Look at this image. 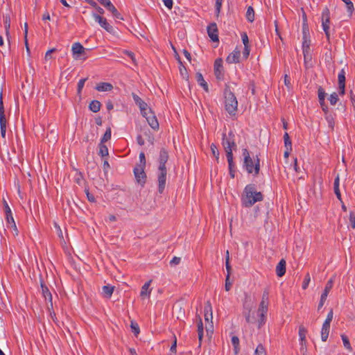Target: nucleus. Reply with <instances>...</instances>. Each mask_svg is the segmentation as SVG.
Returning a JSON list of instances; mask_svg holds the SVG:
<instances>
[{"mask_svg":"<svg viewBox=\"0 0 355 355\" xmlns=\"http://www.w3.org/2000/svg\"><path fill=\"white\" fill-rule=\"evenodd\" d=\"M180 262V258L175 257L172 259V260L170 261V263L171 265H178Z\"/></svg>","mask_w":355,"mask_h":355,"instance_id":"nucleus-64","label":"nucleus"},{"mask_svg":"<svg viewBox=\"0 0 355 355\" xmlns=\"http://www.w3.org/2000/svg\"><path fill=\"white\" fill-rule=\"evenodd\" d=\"M330 329V323L324 322L321 329V339L323 342H325L329 336Z\"/></svg>","mask_w":355,"mask_h":355,"instance_id":"nucleus-28","label":"nucleus"},{"mask_svg":"<svg viewBox=\"0 0 355 355\" xmlns=\"http://www.w3.org/2000/svg\"><path fill=\"white\" fill-rule=\"evenodd\" d=\"M243 166L248 173L257 175L259 172V159L257 155L250 156L245 148L243 149Z\"/></svg>","mask_w":355,"mask_h":355,"instance_id":"nucleus-3","label":"nucleus"},{"mask_svg":"<svg viewBox=\"0 0 355 355\" xmlns=\"http://www.w3.org/2000/svg\"><path fill=\"white\" fill-rule=\"evenodd\" d=\"M322 27L325 33L327 38L329 40L330 37L329 33V24H330V12L327 8H325L322 13L321 18Z\"/></svg>","mask_w":355,"mask_h":355,"instance_id":"nucleus-9","label":"nucleus"},{"mask_svg":"<svg viewBox=\"0 0 355 355\" xmlns=\"http://www.w3.org/2000/svg\"><path fill=\"white\" fill-rule=\"evenodd\" d=\"M338 93L343 96L345 92V73L343 69L340 71L338 76Z\"/></svg>","mask_w":355,"mask_h":355,"instance_id":"nucleus-15","label":"nucleus"},{"mask_svg":"<svg viewBox=\"0 0 355 355\" xmlns=\"http://www.w3.org/2000/svg\"><path fill=\"white\" fill-rule=\"evenodd\" d=\"M245 320L249 323H255L257 322V319L255 317V312L252 311V306L250 305H245Z\"/></svg>","mask_w":355,"mask_h":355,"instance_id":"nucleus-19","label":"nucleus"},{"mask_svg":"<svg viewBox=\"0 0 355 355\" xmlns=\"http://www.w3.org/2000/svg\"><path fill=\"white\" fill-rule=\"evenodd\" d=\"M144 168V166H136L134 169V173L137 182L142 184L144 183L146 177Z\"/></svg>","mask_w":355,"mask_h":355,"instance_id":"nucleus-16","label":"nucleus"},{"mask_svg":"<svg viewBox=\"0 0 355 355\" xmlns=\"http://www.w3.org/2000/svg\"><path fill=\"white\" fill-rule=\"evenodd\" d=\"M85 79H81L78 83V92L80 93L84 87Z\"/></svg>","mask_w":355,"mask_h":355,"instance_id":"nucleus-60","label":"nucleus"},{"mask_svg":"<svg viewBox=\"0 0 355 355\" xmlns=\"http://www.w3.org/2000/svg\"><path fill=\"white\" fill-rule=\"evenodd\" d=\"M173 50L175 53V58H176V60L178 61V62L180 64L179 69H180V73L181 76H182L183 78L188 80L189 75L187 73V69L184 67V66L182 64V63L180 60V58L179 55L178 54L176 49H175L174 46H173Z\"/></svg>","mask_w":355,"mask_h":355,"instance_id":"nucleus-22","label":"nucleus"},{"mask_svg":"<svg viewBox=\"0 0 355 355\" xmlns=\"http://www.w3.org/2000/svg\"><path fill=\"white\" fill-rule=\"evenodd\" d=\"M342 1L345 3L347 12L349 13V16L351 17L354 10L353 3L350 0Z\"/></svg>","mask_w":355,"mask_h":355,"instance_id":"nucleus-42","label":"nucleus"},{"mask_svg":"<svg viewBox=\"0 0 355 355\" xmlns=\"http://www.w3.org/2000/svg\"><path fill=\"white\" fill-rule=\"evenodd\" d=\"M114 290V287L110 285H106L103 286L102 291L103 295L106 298H110Z\"/></svg>","mask_w":355,"mask_h":355,"instance_id":"nucleus-33","label":"nucleus"},{"mask_svg":"<svg viewBox=\"0 0 355 355\" xmlns=\"http://www.w3.org/2000/svg\"><path fill=\"white\" fill-rule=\"evenodd\" d=\"M222 3H223V0H216V12L217 15H218L220 11Z\"/></svg>","mask_w":355,"mask_h":355,"instance_id":"nucleus-57","label":"nucleus"},{"mask_svg":"<svg viewBox=\"0 0 355 355\" xmlns=\"http://www.w3.org/2000/svg\"><path fill=\"white\" fill-rule=\"evenodd\" d=\"M132 98L139 107L141 115L146 119L153 130H157L159 123L151 108L137 94H133Z\"/></svg>","mask_w":355,"mask_h":355,"instance_id":"nucleus-1","label":"nucleus"},{"mask_svg":"<svg viewBox=\"0 0 355 355\" xmlns=\"http://www.w3.org/2000/svg\"><path fill=\"white\" fill-rule=\"evenodd\" d=\"M207 33H208L209 37L211 38V40L212 41L217 42L218 40V33H217L218 30H217L216 25L215 24H212L208 26Z\"/></svg>","mask_w":355,"mask_h":355,"instance_id":"nucleus-25","label":"nucleus"},{"mask_svg":"<svg viewBox=\"0 0 355 355\" xmlns=\"http://www.w3.org/2000/svg\"><path fill=\"white\" fill-rule=\"evenodd\" d=\"M96 9L98 13H92V16L94 19V20L105 31L115 37H119V33L117 31V29L114 28L113 26H112L105 17L102 16V15L104 13L103 9L98 6H97Z\"/></svg>","mask_w":355,"mask_h":355,"instance_id":"nucleus-4","label":"nucleus"},{"mask_svg":"<svg viewBox=\"0 0 355 355\" xmlns=\"http://www.w3.org/2000/svg\"><path fill=\"white\" fill-rule=\"evenodd\" d=\"M104 6L105 8H107L109 11L111 12V13L112 14L114 17L121 19V20H123V17L118 12L116 8L114 7V6L112 3V2L110 0H108L107 1V3H105V5Z\"/></svg>","mask_w":355,"mask_h":355,"instance_id":"nucleus-24","label":"nucleus"},{"mask_svg":"<svg viewBox=\"0 0 355 355\" xmlns=\"http://www.w3.org/2000/svg\"><path fill=\"white\" fill-rule=\"evenodd\" d=\"M166 168H158L157 170V181H158V191L160 193H163L166 182Z\"/></svg>","mask_w":355,"mask_h":355,"instance_id":"nucleus-10","label":"nucleus"},{"mask_svg":"<svg viewBox=\"0 0 355 355\" xmlns=\"http://www.w3.org/2000/svg\"><path fill=\"white\" fill-rule=\"evenodd\" d=\"M164 6L169 10L173 8V0H162Z\"/></svg>","mask_w":355,"mask_h":355,"instance_id":"nucleus-56","label":"nucleus"},{"mask_svg":"<svg viewBox=\"0 0 355 355\" xmlns=\"http://www.w3.org/2000/svg\"><path fill=\"white\" fill-rule=\"evenodd\" d=\"M232 345L234 347V352H235V354H238L239 350V338L237 336H232Z\"/></svg>","mask_w":355,"mask_h":355,"instance_id":"nucleus-43","label":"nucleus"},{"mask_svg":"<svg viewBox=\"0 0 355 355\" xmlns=\"http://www.w3.org/2000/svg\"><path fill=\"white\" fill-rule=\"evenodd\" d=\"M318 100L320 105L322 107V110L327 113L328 112V107L325 104V97H326V93L322 87L318 88Z\"/></svg>","mask_w":355,"mask_h":355,"instance_id":"nucleus-21","label":"nucleus"},{"mask_svg":"<svg viewBox=\"0 0 355 355\" xmlns=\"http://www.w3.org/2000/svg\"><path fill=\"white\" fill-rule=\"evenodd\" d=\"M333 317H334V313H333V310L331 309V310H330V311L327 314V318H326L324 322L331 324V322L333 320Z\"/></svg>","mask_w":355,"mask_h":355,"instance_id":"nucleus-58","label":"nucleus"},{"mask_svg":"<svg viewBox=\"0 0 355 355\" xmlns=\"http://www.w3.org/2000/svg\"><path fill=\"white\" fill-rule=\"evenodd\" d=\"M341 339L343 340L344 347L348 351L352 352V347L351 346V344L349 343V338H347V336L346 335H345V334H342L341 335Z\"/></svg>","mask_w":355,"mask_h":355,"instance_id":"nucleus-40","label":"nucleus"},{"mask_svg":"<svg viewBox=\"0 0 355 355\" xmlns=\"http://www.w3.org/2000/svg\"><path fill=\"white\" fill-rule=\"evenodd\" d=\"M3 205L6 214H12L11 209L5 200H3Z\"/></svg>","mask_w":355,"mask_h":355,"instance_id":"nucleus-61","label":"nucleus"},{"mask_svg":"<svg viewBox=\"0 0 355 355\" xmlns=\"http://www.w3.org/2000/svg\"><path fill=\"white\" fill-rule=\"evenodd\" d=\"M333 283H334V281L332 279H329L327 282V283L325 286L324 290L321 295L320 303L318 304V309H320L324 305V304L327 300V295L333 287Z\"/></svg>","mask_w":355,"mask_h":355,"instance_id":"nucleus-14","label":"nucleus"},{"mask_svg":"<svg viewBox=\"0 0 355 355\" xmlns=\"http://www.w3.org/2000/svg\"><path fill=\"white\" fill-rule=\"evenodd\" d=\"M302 33H306L307 31H309L307 17L303 10H302Z\"/></svg>","mask_w":355,"mask_h":355,"instance_id":"nucleus-38","label":"nucleus"},{"mask_svg":"<svg viewBox=\"0 0 355 355\" xmlns=\"http://www.w3.org/2000/svg\"><path fill=\"white\" fill-rule=\"evenodd\" d=\"M89 107L93 112H97L101 109V103L98 101H92L89 103Z\"/></svg>","mask_w":355,"mask_h":355,"instance_id":"nucleus-34","label":"nucleus"},{"mask_svg":"<svg viewBox=\"0 0 355 355\" xmlns=\"http://www.w3.org/2000/svg\"><path fill=\"white\" fill-rule=\"evenodd\" d=\"M241 58H243L241 55V49L237 46L227 55L226 62L229 64L238 63L241 60Z\"/></svg>","mask_w":355,"mask_h":355,"instance_id":"nucleus-11","label":"nucleus"},{"mask_svg":"<svg viewBox=\"0 0 355 355\" xmlns=\"http://www.w3.org/2000/svg\"><path fill=\"white\" fill-rule=\"evenodd\" d=\"M267 294H264L262 297V300L260 302L258 310L256 313L257 322L258 323L259 327H261L266 320V315L268 311V301Z\"/></svg>","mask_w":355,"mask_h":355,"instance_id":"nucleus-6","label":"nucleus"},{"mask_svg":"<svg viewBox=\"0 0 355 355\" xmlns=\"http://www.w3.org/2000/svg\"><path fill=\"white\" fill-rule=\"evenodd\" d=\"M254 355H266V350L262 345H259L257 347Z\"/></svg>","mask_w":355,"mask_h":355,"instance_id":"nucleus-47","label":"nucleus"},{"mask_svg":"<svg viewBox=\"0 0 355 355\" xmlns=\"http://www.w3.org/2000/svg\"><path fill=\"white\" fill-rule=\"evenodd\" d=\"M6 219L7 223V227H9L11 225L15 223L12 214H6Z\"/></svg>","mask_w":355,"mask_h":355,"instance_id":"nucleus-50","label":"nucleus"},{"mask_svg":"<svg viewBox=\"0 0 355 355\" xmlns=\"http://www.w3.org/2000/svg\"><path fill=\"white\" fill-rule=\"evenodd\" d=\"M111 139V135H103V137L101 139L100 144H110V140Z\"/></svg>","mask_w":355,"mask_h":355,"instance_id":"nucleus-55","label":"nucleus"},{"mask_svg":"<svg viewBox=\"0 0 355 355\" xmlns=\"http://www.w3.org/2000/svg\"><path fill=\"white\" fill-rule=\"evenodd\" d=\"M168 155L167 152L165 151L164 150H161V152L159 153V157L158 168H162V169L166 168L165 164H166V162L168 161Z\"/></svg>","mask_w":355,"mask_h":355,"instance_id":"nucleus-27","label":"nucleus"},{"mask_svg":"<svg viewBox=\"0 0 355 355\" xmlns=\"http://www.w3.org/2000/svg\"><path fill=\"white\" fill-rule=\"evenodd\" d=\"M196 80L198 83L203 88L205 91H209L208 85L200 73H196Z\"/></svg>","mask_w":355,"mask_h":355,"instance_id":"nucleus-31","label":"nucleus"},{"mask_svg":"<svg viewBox=\"0 0 355 355\" xmlns=\"http://www.w3.org/2000/svg\"><path fill=\"white\" fill-rule=\"evenodd\" d=\"M230 274H227L225 279V288L226 291H229L232 286V283L230 280Z\"/></svg>","mask_w":355,"mask_h":355,"instance_id":"nucleus-53","label":"nucleus"},{"mask_svg":"<svg viewBox=\"0 0 355 355\" xmlns=\"http://www.w3.org/2000/svg\"><path fill=\"white\" fill-rule=\"evenodd\" d=\"M246 18L248 21L252 22L254 20V12L252 7L249 6L246 12Z\"/></svg>","mask_w":355,"mask_h":355,"instance_id":"nucleus-41","label":"nucleus"},{"mask_svg":"<svg viewBox=\"0 0 355 355\" xmlns=\"http://www.w3.org/2000/svg\"><path fill=\"white\" fill-rule=\"evenodd\" d=\"M229 150H230L229 149ZM227 153V162H228V164H229V168H230V171H232V168H233L234 166V163H233V154H232V152H226Z\"/></svg>","mask_w":355,"mask_h":355,"instance_id":"nucleus-45","label":"nucleus"},{"mask_svg":"<svg viewBox=\"0 0 355 355\" xmlns=\"http://www.w3.org/2000/svg\"><path fill=\"white\" fill-rule=\"evenodd\" d=\"M214 73L217 78L220 79L223 75V66L222 58H218L214 62Z\"/></svg>","mask_w":355,"mask_h":355,"instance_id":"nucleus-20","label":"nucleus"},{"mask_svg":"<svg viewBox=\"0 0 355 355\" xmlns=\"http://www.w3.org/2000/svg\"><path fill=\"white\" fill-rule=\"evenodd\" d=\"M211 150L212 153V155L216 158L218 159L219 157V152L217 149L216 146L214 144H211Z\"/></svg>","mask_w":355,"mask_h":355,"instance_id":"nucleus-52","label":"nucleus"},{"mask_svg":"<svg viewBox=\"0 0 355 355\" xmlns=\"http://www.w3.org/2000/svg\"><path fill=\"white\" fill-rule=\"evenodd\" d=\"M153 135H139L137 137V142L139 145H153Z\"/></svg>","mask_w":355,"mask_h":355,"instance_id":"nucleus-17","label":"nucleus"},{"mask_svg":"<svg viewBox=\"0 0 355 355\" xmlns=\"http://www.w3.org/2000/svg\"><path fill=\"white\" fill-rule=\"evenodd\" d=\"M306 329L302 326L300 327L299 336H300V340L301 342V345L302 347H306Z\"/></svg>","mask_w":355,"mask_h":355,"instance_id":"nucleus-32","label":"nucleus"},{"mask_svg":"<svg viewBox=\"0 0 355 355\" xmlns=\"http://www.w3.org/2000/svg\"><path fill=\"white\" fill-rule=\"evenodd\" d=\"M285 148L292 150V142L288 135H285L284 137Z\"/></svg>","mask_w":355,"mask_h":355,"instance_id":"nucleus-44","label":"nucleus"},{"mask_svg":"<svg viewBox=\"0 0 355 355\" xmlns=\"http://www.w3.org/2000/svg\"><path fill=\"white\" fill-rule=\"evenodd\" d=\"M0 126L1 133H6V121L5 116H0Z\"/></svg>","mask_w":355,"mask_h":355,"instance_id":"nucleus-46","label":"nucleus"},{"mask_svg":"<svg viewBox=\"0 0 355 355\" xmlns=\"http://www.w3.org/2000/svg\"><path fill=\"white\" fill-rule=\"evenodd\" d=\"M349 223H350V225L352 226V227L353 229H355V216L354 215V214L351 213L349 214Z\"/></svg>","mask_w":355,"mask_h":355,"instance_id":"nucleus-59","label":"nucleus"},{"mask_svg":"<svg viewBox=\"0 0 355 355\" xmlns=\"http://www.w3.org/2000/svg\"><path fill=\"white\" fill-rule=\"evenodd\" d=\"M113 86L109 83H100L96 85V89L98 92H110Z\"/></svg>","mask_w":355,"mask_h":355,"instance_id":"nucleus-29","label":"nucleus"},{"mask_svg":"<svg viewBox=\"0 0 355 355\" xmlns=\"http://www.w3.org/2000/svg\"><path fill=\"white\" fill-rule=\"evenodd\" d=\"M262 199L261 193L257 191L254 185L250 184L245 187L242 196V203L245 207H251L257 202L261 201Z\"/></svg>","mask_w":355,"mask_h":355,"instance_id":"nucleus-2","label":"nucleus"},{"mask_svg":"<svg viewBox=\"0 0 355 355\" xmlns=\"http://www.w3.org/2000/svg\"><path fill=\"white\" fill-rule=\"evenodd\" d=\"M334 192L338 199L341 200V194L339 190V176L337 175L334 184Z\"/></svg>","mask_w":355,"mask_h":355,"instance_id":"nucleus-35","label":"nucleus"},{"mask_svg":"<svg viewBox=\"0 0 355 355\" xmlns=\"http://www.w3.org/2000/svg\"><path fill=\"white\" fill-rule=\"evenodd\" d=\"M241 40L244 45V49L243 51V59H247L250 55V49L249 45V39L245 33H243L241 34Z\"/></svg>","mask_w":355,"mask_h":355,"instance_id":"nucleus-18","label":"nucleus"},{"mask_svg":"<svg viewBox=\"0 0 355 355\" xmlns=\"http://www.w3.org/2000/svg\"><path fill=\"white\" fill-rule=\"evenodd\" d=\"M328 99L331 105H336L338 101V94L334 92L329 96Z\"/></svg>","mask_w":355,"mask_h":355,"instance_id":"nucleus-48","label":"nucleus"},{"mask_svg":"<svg viewBox=\"0 0 355 355\" xmlns=\"http://www.w3.org/2000/svg\"><path fill=\"white\" fill-rule=\"evenodd\" d=\"M284 84L288 87H291V81L288 74L284 76Z\"/></svg>","mask_w":355,"mask_h":355,"instance_id":"nucleus-63","label":"nucleus"},{"mask_svg":"<svg viewBox=\"0 0 355 355\" xmlns=\"http://www.w3.org/2000/svg\"><path fill=\"white\" fill-rule=\"evenodd\" d=\"M311 281V277L309 274H306L302 284V288L306 289Z\"/></svg>","mask_w":355,"mask_h":355,"instance_id":"nucleus-54","label":"nucleus"},{"mask_svg":"<svg viewBox=\"0 0 355 355\" xmlns=\"http://www.w3.org/2000/svg\"><path fill=\"white\" fill-rule=\"evenodd\" d=\"M130 327H131L132 332L135 334V336H137L139 334L140 330H139V325L137 324V323H136L135 322H131Z\"/></svg>","mask_w":355,"mask_h":355,"instance_id":"nucleus-49","label":"nucleus"},{"mask_svg":"<svg viewBox=\"0 0 355 355\" xmlns=\"http://www.w3.org/2000/svg\"><path fill=\"white\" fill-rule=\"evenodd\" d=\"M223 145L224 146L225 152H232L236 148V144L233 139L232 135H224L223 138Z\"/></svg>","mask_w":355,"mask_h":355,"instance_id":"nucleus-12","label":"nucleus"},{"mask_svg":"<svg viewBox=\"0 0 355 355\" xmlns=\"http://www.w3.org/2000/svg\"><path fill=\"white\" fill-rule=\"evenodd\" d=\"M55 51V49H49L45 54V59L47 60L51 58V54Z\"/></svg>","mask_w":355,"mask_h":355,"instance_id":"nucleus-62","label":"nucleus"},{"mask_svg":"<svg viewBox=\"0 0 355 355\" xmlns=\"http://www.w3.org/2000/svg\"><path fill=\"white\" fill-rule=\"evenodd\" d=\"M72 55L74 60H85L87 58V49L83 47V46L79 43L76 42L73 44L71 46Z\"/></svg>","mask_w":355,"mask_h":355,"instance_id":"nucleus-7","label":"nucleus"},{"mask_svg":"<svg viewBox=\"0 0 355 355\" xmlns=\"http://www.w3.org/2000/svg\"><path fill=\"white\" fill-rule=\"evenodd\" d=\"M276 272L277 276L282 277L286 272V261L282 259L276 267Z\"/></svg>","mask_w":355,"mask_h":355,"instance_id":"nucleus-30","label":"nucleus"},{"mask_svg":"<svg viewBox=\"0 0 355 355\" xmlns=\"http://www.w3.org/2000/svg\"><path fill=\"white\" fill-rule=\"evenodd\" d=\"M197 331L198 336L199 340V346L201 345V342L204 335V328H203V322L201 318L198 317L197 318Z\"/></svg>","mask_w":355,"mask_h":355,"instance_id":"nucleus-26","label":"nucleus"},{"mask_svg":"<svg viewBox=\"0 0 355 355\" xmlns=\"http://www.w3.org/2000/svg\"><path fill=\"white\" fill-rule=\"evenodd\" d=\"M225 110L231 115H234L238 107V101L234 94L228 89L225 91V101H224Z\"/></svg>","mask_w":355,"mask_h":355,"instance_id":"nucleus-5","label":"nucleus"},{"mask_svg":"<svg viewBox=\"0 0 355 355\" xmlns=\"http://www.w3.org/2000/svg\"><path fill=\"white\" fill-rule=\"evenodd\" d=\"M205 320L208 324L206 325V331L208 336H211L213 332V324H212V307L209 302H207L205 306Z\"/></svg>","mask_w":355,"mask_h":355,"instance_id":"nucleus-8","label":"nucleus"},{"mask_svg":"<svg viewBox=\"0 0 355 355\" xmlns=\"http://www.w3.org/2000/svg\"><path fill=\"white\" fill-rule=\"evenodd\" d=\"M139 166H146V157L144 153L141 152L139 154V163L137 165Z\"/></svg>","mask_w":355,"mask_h":355,"instance_id":"nucleus-51","label":"nucleus"},{"mask_svg":"<svg viewBox=\"0 0 355 355\" xmlns=\"http://www.w3.org/2000/svg\"><path fill=\"white\" fill-rule=\"evenodd\" d=\"M98 154L102 157H105L108 155V146L107 144H99Z\"/></svg>","mask_w":355,"mask_h":355,"instance_id":"nucleus-36","label":"nucleus"},{"mask_svg":"<svg viewBox=\"0 0 355 355\" xmlns=\"http://www.w3.org/2000/svg\"><path fill=\"white\" fill-rule=\"evenodd\" d=\"M3 22H4L5 28H6V35L7 37L8 40H9V38L10 37V32H9V28L10 26V17H8V16L5 17Z\"/></svg>","mask_w":355,"mask_h":355,"instance_id":"nucleus-37","label":"nucleus"},{"mask_svg":"<svg viewBox=\"0 0 355 355\" xmlns=\"http://www.w3.org/2000/svg\"><path fill=\"white\" fill-rule=\"evenodd\" d=\"M303 34V42H302V49L303 54H306L307 52H310V45H311V40L309 37V31H307L306 33Z\"/></svg>","mask_w":355,"mask_h":355,"instance_id":"nucleus-23","label":"nucleus"},{"mask_svg":"<svg viewBox=\"0 0 355 355\" xmlns=\"http://www.w3.org/2000/svg\"><path fill=\"white\" fill-rule=\"evenodd\" d=\"M152 283V280H149L146 282L141 288L139 296L142 300L149 299L150 297V294L152 292V288H150V285Z\"/></svg>","mask_w":355,"mask_h":355,"instance_id":"nucleus-13","label":"nucleus"},{"mask_svg":"<svg viewBox=\"0 0 355 355\" xmlns=\"http://www.w3.org/2000/svg\"><path fill=\"white\" fill-rule=\"evenodd\" d=\"M41 286H42V294H43L44 297H45V299L49 300V302H51L52 296H51V294L49 288L46 286H45L44 285H43L42 284H41Z\"/></svg>","mask_w":355,"mask_h":355,"instance_id":"nucleus-39","label":"nucleus"}]
</instances>
